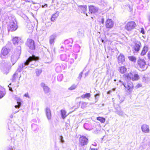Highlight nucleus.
I'll return each instance as SVG.
<instances>
[{"label": "nucleus", "mask_w": 150, "mask_h": 150, "mask_svg": "<svg viewBox=\"0 0 150 150\" xmlns=\"http://www.w3.org/2000/svg\"><path fill=\"white\" fill-rule=\"evenodd\" d=\"M38 59V57H36L34 55L29 57L25 62L21 63L18 65L17 69V71L18 72H21L23 69L27 68V66L30 64L32 65L33 64L32 62H33V63H35V61Z\"/></svg>", "instance_id": "obj_1"}, {"label": "nucleus", "mask_w": 150, "mask_h": 150, "mask_svg": "<svg viewBox=\"0 0 150 150\" xmlns=\"http://www.w3.org/2000/svg\"><path fill=\"white\" fill-rule=\"evenodd\" d=\"M5 20L8 31H14L17 29L16 21L14 17L11 16H7Z\"/></svg>", "instance_id": "obj_2"}, {"label": "nucleus", "mask_w": 150, "mask_h": 150, "mask_svg": "<svg viewBox=\"0 0 150 150\" xmlns=\"http://www.w3.org/2000/svg\"><path fill=\"white\" fill-rule=\"evenodd\" d=\"M21 47L20 46L17 47L15 52H13L11 56L10 60L12 63V65H13L17 62L19 58L21 52Z\"/></svg>", "instance_id": "obj_3"}, {"label": "nucleus", "mask_w": 150, "mask_h": 150, "mask_svg": "<svg viewBox=\"0 0 150 150\" xmlns=\"http://www.w3.org/2000/svg\"><path fill=\"white\" fill-rule=\"evenodd\" d=\"M123 77L127 81L131 80H132L133 81H137L139 78V76L134 73H130L125 74L123 75Z\"/></svg>", "instance_id": "obj_4"}, {"label": "nucleus", "mask_w": 150, "mask_h": 150, "mask_svg": "<svg viewBox=\"0 0 150 150\" xmlns=\"http://www.w3.org/2000/svg\"><path fill=\"white\" fill-rule=\"evenodd\" d=\"M141 46V42L139 41L136 42L132 46V51L134 54L138 53Z\"/></svg>", "instance_id": "obj_5"}, {"label": "nucleus", "mask_w": 150, "mask_h": 150, "mask_svg": "<svg viewBox=\"0 0 150 150\" xmlns=\"http://www.w3.org/2000/svg\"><path fill=\"white\" fill-rule=\"evenodd\" d=\"M136 26L135 23L133 21H131L127 23L125 25V28L128 31H130L134 29Z\"/></svg>", "instance_id": "obj_6"}, {"label": "nucleus", "mask_w": 150, "mask_h": 150, "mask_svg": "<svg viewBox=\"0 0 150 150\" xmlns=\"http://www.w3.org/2000/svg\"><path fill=\"white\" fill-rule=\"evenodd\" d=\"M26 45L27 46L32 50H33L35 49V45L34 41L31 39L27 40Z\"/></svg>", "instance_id": "obj_7"}, {"label": "nucleus", "mask_w": 150, "mask_h": 150, "mask_svg": "<svg viewBox=\"0 0 150 150\" xmlns=\"http://www.w3.org/2000/svg\"><path fill=\"white\" fill-rule=\"evenodd\" d=\"M40 86L42 88L45 94H47L51 92L50 88L45 83H42L40 84Z\"/></svg>", "instance_id": "obj_8"}, {"label": "nucleus", "mask_w": 150, "mask_h": 150, "mask_svg": "<svg viewBox=\"0 0 150 150\" xmlns=\"http://www.w3.org/2000/svg\"><path fill=\"white\" fill-rule=\"evenodd\" d=\"M114 25V22L112 19H108L105 22V26L107 28H112Z\"/></svg>", "instance_id": "obj_9"}, {"label": "nucleus", "mask_w": 150, "mask_h": 150, "mask_svg": "<svg viewBox=\"0 0 150 150\" xmlns=\"http://www.w3.org/2000/svg\"><path fill=\"white\" fill-rule=\"evenodd\" d=\"M123 85L127 89V90L129 91H132L133 89V86L132 82L129 81H127V84L123 83Z\"/></svg>", "instance_id": "obj_10"}, {"label": "nucleus", "mask_w": 150, "mask_h": 150, "mask_svg": "<svg viewBox=\"0 0 150 150\" xmlns=\"http://www.w3.org/2000/svg\"><path fill=\"white\" fill-rule=\"evenodd\" d=\"M73 42V40L71 39L65 40L64 42V43L65 45L66 48H67L68 50H69L68 47H71L72 46Z\"/></svg>", "instance_id": "obj_11"}, {"label": "nucleus", "mask_w": 150, "mask_h": 150, "mask_svg": "<svg viewBox=\"0 0 150 150\" xmlns=\"http://www.w3.org/2000/svg\"><path fill=\"white\" fill-rule=\"evenodd\" d=\"M79 142L82 146L85 145L88 143V139L85 137H81L79 138Z\"/></svg>", "instance_id": "obj_12"}, {"label": "nucleus", "mask_w": 150, "mask_h": 150, "mask_svg": "<svg viewBox=\"0 0 150 150\" xmlns=\"http://www.w3.org/2000/svg\"><path fill=\"white\" fill-rule=\"evenodd\" d=\"M21 40L20 38L18 37H15L13 39V43L15 45H18V46H20V45L21 42Z\"/></svg>", "instance_id": "obj_13"}, {"label": "nucleus", "mask_w": 150, "mask_h": 150, "mask_svg": "<svg viewBox=\"0 0 150 150\" xmlns=\"http://www.w3.org/2000/svg\"><path fill=\"white\" fill-rule=\"evenodd\" d=\"M142 131L145 133H149L150 131L149 126L146 124H144L141 126Z\"/></svg>", "instance_id": "obj_14"}, {"label": "nucleus", "mask_w": 150, "mask_h": 150, "mask_svg": "<svg viewBox=\"0 0 150 150\" xmlns=\"http://www.w3.org/2000/svg\"><path fill=\"white\" fill-rule=\"evenodd\" d=\"M89 10L91 13H95L98 11V8L95 6H91L89 7Z\"/></svg>", "instance_id": "obj_15"}, {"label": "nucleus", "mask_w": 150, "mask_h": 150, "mask_svg": "<svg viewBox=\"0 0 150 150\" xmlns=\"http://www.w3.org/2000/svg\"><path fill=\"white\" fill-rule=\"evenodd\" d=\"M45 110L46 115L47 119L48 120H50L51 117V113L50 108L47 107L46 108Z\"/></svg>", "instance_id": "obj_16"}, {"label": "nucleus", "mask_w": 150, "mask_h": 150, "mask_svg": "<svg viewBox=\"0 0 150 150\" xmlns=\"http://www.w3.org/2000/svg\"><path fill=\"white\" fill-rule=\"evenodd\" d=\"M138 65L140 68H144L146 65L145 61L144 59H139L138 61Z\"/></svg>", "instance_id": "obj_17"}, {"label": "nucleus", "mask_w": 150, "mask_h": 150, "mask_svg": "<svg viewBox=\"0 0 150 150\" xmlns=\"http://www.w3.org/2000/svg\"><path fill=\"white\" fill-rule=\"evenodd\" d=\"M34 26L35 24L31 22H30L28 23L27 27L30 30L29 32H31L33 31Z\"/></svg>", "instance_id": "obj_18"}, {"label": "nucleus", "mask_w": 150, "mask_h": 150, "mask_svg": "<svg viewBox=\"0 0 150 150\" xmlns=\"http://www.w3.org/2000/svg\"><path fill=\"white\" fill-rule=\"evenodd\" d=\"M69 57H70L69 59V62L71 64H72L74 62V58L75 59H76L77 57V54H72L71 55H69Z\"/></svg>", "instance_id": "obj_19"}, {"label": "nucleus", "mask_w": 150, "mask_h": 150, "mask_svg": "<svg viewBox=\"0 0 150 150\" xmlns=\"http://www.w3.org/2000/svg\"><path fill=\"white\" fill-rule=\"evenodd\" d=\"M125 58L122 54H121L118 57V61L119 63H122L125 61Z\"/></svg>", "instance_id": "obj_20"}, {"label": "nucleus", "mask_w": 150, "mask_h": 150, "mask_svg": "<svg viewBox=\"0 0 150 150\" xmlns=\"http://www.w3.org/2000/svg\"><path fill=\"white\" fill-rule=\"evenodd\" d=\"M9 51L8 49L4 47L1 50V54L4 56L7 55Z\"/></svg>", "instance_id": "obj_21"}, {"label": "nucleus", "mask_w": 150, "mask_h": 150, "mask_svg": "<svg viewBox=\"0 0 150 150\" xmlns=\"http://www.w3.org/2000/svg\"><path fill=\"white\" fill-rule=\"evenodd\" d=\"M55 70L57 72H60L61 71L62 69L61 65L59 63H57L55 64Z\"/></svg>", "instance_id": "obj_22"}, {"label": "nucleus", "mask_w": 150, "mask_h": 150, "mask_svg": "<svg viewBox=\"0 0 150 150\" xmlns=\"http://www.w3.org/2000/svg\"><path fill=\"white\" fill-rule=\"evenodd\" d=\"M59 14V13L58 11L53 14L51 18V21L54 22L58 16Z\"/></svg>", "instance_id": "obj_23"}, {"label": "nucleus", "mask_w": 150, "mask_h": 150, "mask_svg": "<svg viewBox=\"0 0 150 150\" xmlns=\"http://www.w3.org/2000/svg\"><path fill=\"white\" fill-rule=\"evenodd\" d=\"M56 37L55 34H53L50 37V43L52 45L54 43V40Z\"/></svg>", "instance_id": "obj_24"}, {"label": "nucleus", "mask_w": 150, "mask_h": 150, "mask_svg": "<svg viewBox=\"0 0 150 150\" xmlns=\"http://www.w3.org/2000/svg\"><path fill=\"white\" fill-rule=\"evenodd\" d=\"M80 48V46L78 44H75L73 47V51L75 52H79Z\"/></svg>", "instance_id": "obj_25"}, {"label": "nucleus", "mask_w": 150, "mask_h": 150, "mask_svg": "<svg viewBox=\"0 0 150 150\" xmlns=\"http://www.w3.org/2000/svg\"><path fill=\"white\" fill-rule=\"evenodd\" d=\"M148 48L147 46H144L142 50L141 53V54L142 56H143L145 55L146 52L148 51Z\"/></svg>", "instance_id": "obj_26"}, {"label": "nucleus", "mask_w": 150, "mask_h": 150, "mask_svg": "<svg viewBox=\"0 0 150 150\" xmlns=\"http://www.w3.org/2000/svg\"><path fill=\"white\" fill-rule=\"evenodd\" d=\"M115 112L118 115L121 116H123L125 115L124 112L120 109H116Z\"/></svg>", "instance_id": "obj_27"}, {"label": "nucleus", "mask_w": 150, "mask_h": 150, "mask_svg": "<svg viewBox=\"0 0 150 150\" xmlns=\"http://www.w3.org/2000/svg\"><path fill=\"white\" fill-rule=\"evenodd\" d=\"M84 127L85 129L88 130H90L92 129L91 125L87 123H85L84 124Z\"/></svg>", "instance_id": "obj_28"}, {"label": "nucleus", "mask_w": 150, "mask_h": 150, "mask_svg": "<svg viewBox=\"0 0 150 150\" xmlns=\"http://www.w3.org/2000/svg\"><path fill=\"white\" fill-rule=\"evenodd\" d=\"M61 116L63 119H64L67 117V115H66V112L64 110H61Z\"/></svg>", "instance_id": "obj_29"}, {"label": "nucleus", "mask_w": 150, "mask_h": 150, "mask_svg": "<svg viewBox=\"0 0 150 150\" xmlns=\"http://www.w3.org/2000/svg\"><path fill=\"white\" fill-rule=\"evenodd\" d=\"M60 58L62 61H67L68 59V57L65 54H61L60 56Z\"/></svg>", "instance_id": "obj_30"}, {"label": "nucleus", "mask_w": 150, "mask_h": 150, "mask_svg": "<svg viewBox=\"0 0 150 150\" xmlns=\"http://www.w3.org/2000/svg\"><path fill=\"white\" fill-rule=\"evenodd\" d=\"M80 8L82 11L83 13H85L86 12V11L87 9V6L86 5L85 6H82L80 5L79 6Z\"/></svg>", "instance_id": "obj_31"}, {"label": "nucleus", "mask_w": 150, "mask_h": 150, "mask_svg": "<svg viewBox=\"0 0 150 150\" xmlns=\"http://www.w3.org/2000/svg\"><path fill=\"white\" fill-rule=\"evenodd\" d=\"M32 130L35 132H37L38 130V126L35 124H33L31 125Z\"/></svg>", "instance_id": "obj_32"}, {"label": "nucleus", "mask_w": 150, "mask_h": 150, "mask_svg": "<svg viewBox=\"0 0 150 150\" xmlns=\"http://www.w3.org/2000/svg\"><path fill=\"white\" fill-rule=\"evenodd\" d=\"M127 70V69L124 66H122L120 67L119 70V71L122 74L125 73Z\"/></svg>", "instance_id": "obj_33"}, {"label": "nucleus", "mask_w": 150, "mask_h": 150, "mask_svg": "<svg viewBox=\"0 0 150 150\" xmlns=\"http://www.w3.org/2000/svg\"><path fill=\"white\" fill-rule=\"evenodd\" d=\"M17 103L18 104V105H16L15 106V107L16 108H19L21 105V100L20 98H18L17 100Z\"/></svg>", "instance_id": "obj_34"}, {"label": "nucleus", "mask_w": 150, "mask_h": 150, "mask_svg": "<svg viewBox=\"0 0 150 150\" xmlns=\"http://www.w3.org/2000/svg\"><path fill=\"white\" fill-rule=\"evenodd\" d=\"M91 96V94L90 93H86L85 94H83L82 95L81 97L83 98H88L90 97Z\"/></svg>", "instance_id": "obj_35"}, {"label": "nucleus", "mask_w": 150, "mask_h": 150, "mask_svg": "<svg viewBox=\"0 0 150 150\" xmlns=\"http://www.w3.org/2000/svg\"><path fill=\"white\" fill-rule=\"evenodd\" d=\"M97 119L100 121L101 123H104L105 121V119L103 117H98L97 118Z\"/></svg>", "instance_id": "obj_36"}, {"label": "nucleus", "mask_w": 150, "mask_h": 150, "mask_svg": "<svg viewBox=\"0 0 150 150\" xmlns=\"http://www.w3.org/2000/svg\"><path fill=\"white\" fill-rule=\"evenodd\" d=\"M63 78V75L61 74H59L57 76V79L59 81H61L62 80Z\"/></svg>", "instance_id": "obj_37"}, {"label": "nucleus", "mask_w": 150, "mask_h": 150, "mask_svg": "<svg viewBox=\"0 0 150 150\" xmlns=\"http://www.w3.org/2000/svg\"><path fill=\"white\" fill-rule=\"evenodd\" d=\"M36 75L38 76L42 72V70L41 69H37L35 70Z\"/></svg>", "instance_id": "obj_38"}, {"label": "nucleus", "mask_w": 150, "mask_h": 150, "mask_svg": "<svg viewBox=\"0 0 150 150\" xmlns=\"http://www.w3.org/2000/svg\"><path fill=\"white\" fill-rule=\"evenodd\" d=\"M128 58L129 59V60L134 62H135L136 60V58L134 57V56L129 57Z\"/></svg>", "instance_id": "obj_39"}, {"label": "nucleus", "mask_w": 150, "mask_h": 150, "mask_svg": "<svg viewBox=\"0 0 150 150\" xmlns=\"http://www.w3.org/2000/svg\"><path fill=\"white\" fill-rule=\"evenodd\" d=\"M88 103L85 102H82L81 105V108L83 109L86 108L87 105Z\"/></svg>", "instance_id": "obj_40"}, {"label": "nucleus", "mask_w": 150, "mask_h": 150, "mask_svg": "<svg viewBox=\"0 0 150 150\" xmlns=\"http://www.w3.org/2000/svg\"><path fill=\"white\" fill-rule=\"evenodd\" d=\"M76 87V85L75 84H73L71 87L68 88V90H74Z\"/></svg>", "instance_id": "obj_41"}, {"label": "nucleus", "mask_w": 150, "mask_h": 150, "mask_svg": "<svg viewBox=\"0 0 150 150\" xmlns=\"http://www.w3.org/2000/svg\"><path fill=\"white\" fill-rule=\"evenodd\" d=\"M8 2L6 3V5L7 6H12V4H13L14 3V1H12V0H10L8 2Z\"/></svg>", "instance_id": "obj_42"}, {"label": "nucleus", "mask_w": 150, "mask_h": 150, "mask_svg": "<svg viewBox=\"0 0 150 150\" xmlns=\"http://www.w3.org/2000/svg\"><path fill=\"white\" fill-rule=\"evenodd\" d=\"M100 3L104 6H106L107 4V2L106 0H100Z\"/></svg>", "instance_id": "obj_43"}, {"label": "nucleus", "mask_w": 150, "mask_h": 150, "mask_svg": "<svg viewBox=\"0 0 150 150\" xmlns=\"http://www.w3.org/2000/svg\"><path fill=\"white\" fill-rule=\"evenodd\" d=\"M17 75L18 73L16 72L13 74L11 79L13 81H15L16 78L15 76H17Z\"/></svg>", "instance_id": "obj_44"}, {"label": "nucleus", "mask_w": 150, "mask_h": 150, "mask_svg": "<svg viewBox=\"0 0 150 150\" xmlns=\"http://www.w3.org/2000/svg\"><path fill=\"white\" fill-rule=\"evenodd\" d=\"M5 94V93L0 91V99L3 97Z\"/></svg>", "instance_id": "obj_45"}, {"label": "nucleus", "mask_w": 150, "mask_h": 150, "mask_svg": "<svg viewBox=\"0 0 150 150\" xmlns=\"http://www.w3.org/2000/svg\"><path fill=\"white\" fill-rule=\"evenodd\" d=\"M78 35L80 38L82 37L83 36V33L81 31H79L78 32Z\"/></svg>", "instance_id": "obj_46"}, {"label": "nucleus", "mask_w": 150, "mask_h": 150, "mask_svg": "<svg viewBox=\"0 0 150 150\" xmlns=\"http://www.w3.org/2000/svg\"><path fill=\"white\" fill-rule=\"evenodd\" d=\"M144 6L143 4H140L137 6V8L138 9L141 10L144 7Z\"/></svg>", "instance_id": "obj_47"}, {"label": "nucleus", "mask_w": 150, "mask_h": 150, "mask_svg": "<svg viewBox=\"0 0 150 150\" xmlns=\"http://www.w3.org/2000/svg\"><path fill=\"white\" fill-rule=\"evenodd\" d=\"M95 100H96V102L98 100V99L99 97V94H96L95 95Z\"/></svg>", "instance_id": "obj_48"}, {"label": "nucleus", "mask_w": 150, "mask_h": 150, "mask_svg": "<svg viewBox=\"0 0 150 150\" xmlns=\"http://www.w3.org/2000/svg\"><path fill=\"white\" fill-rule=\"evenodd\" d=\"M148 57L149 59L148 62V65L150 66V52H149L148 54Z\"/></svg>", "instance_id": "obj_49"}, {"label": "nucleus", "mask_w": 150, "mask_h": 150, "mask_svg": "<svg viewBox=\"0 0 150 150\" xmlns=\"http://www.w3.org/2000/svg\"><path fill=\"white\" fill-rule=\"evenodd\" d=\"M60 142L62 143H63L64 142V141L63 139V137L62 136H61L60 137Z\"/></svg>", "instance_id": "obj_50"}, {"label": "nucleus", "mask_w": 150, "mask_h": 150, "mask_svg": "<svg viewBox=\"0 0 150 150\" xmlns=\"http://www.w3.org/2000/svg\"><path fill=\"white\" fill-rule=\"evenodd\" d=\"M24 96L28 98L29 99H30V97L28 94V93L27 92L24 95Z\"/></svg>", "instance_id": "obj_51"}, {"label": "nucleus", "mask_w": 150, "mask_h": 150, "mask_svg": "<svg viewBox=\"0 0 150 150\" xmlns=\"http://www.w3.org/2000/svg\"><path fill=\"white\" fill-rule=\"evenodd\" d=\"M93 145L92 144L91 145L90 147V149L89 150H98V149H95L93 147Z\"/></svg>", "instance_id": "obj_52"}, {"label": "nucleus", "mask_w": 150, "mask_h": 150, "mask_svg": "<svg viewBox=\"0 0 150 150\" xmlns=\"http://www.w3.org/2000/svg\"><path fill=\"white\" fill-rule=\"evenodd\" d=\"M82 74H83V72H81L79 74V76H78V79H79L80 80L81 79L82 77Z\"/></svg>", "instance_id": "obj_53"}, {"label": "nucleus", "mask_w": 150, "mask_h": 150, "mask_svg": "<svg viewBox=\"0 0 150 150\" xmlns=\"http://www.w3.org/2000/svg\"><path fill=\"white\" fill-rule=\"evenodd\" d=\"M65 47V46H63V45H62L60 47V50L61 51H63L64 50V48Z\"/></svg>", "instance_id": "obj_54"}, {"label": "nucleus", "mask_w": 150, "mask_h": 150, "mask_svg": "<svg viewBox=\"0 0 150 150\" xmlns=\"http://www.w3.org/2000/svg\"><path fill=\"white\" fill-rule=\"evenodd\" d=\"M141 33H142L143 34H145V32L144 31V30L143 28H142L141 29Z\"/></svg>", "instance_id": "obj_55"}, {"label": "nucleus", "mask_w": 150, "mask_h": 150, "mask_svg": "<svg viewBox=\"0 0 150 150\" xmlns=\"http://www.w3.org/2000/svg\"><path fill=\"white\" fill-rule=\"evenodd\" d=\"M59 148L56 145L54 146V150H59Z\"/></svg>", "instance_id": "obj_56"}, {"label": "nucleus", "mask_w": 150, "mask_h": 150, "mask_svg": "<svg viewBox=\"0 0 150 150\" xmlns=\"http://www.w3.org/2000/svg\"><path fill=\"white\" fill-rule=\"evenodd\" d=\"M90 72V70H88L87 72L85 73V77L87 76H88V75L89 74V73Z\"/></svg>", "instance_id": "obj_57"}, {"label": "nucleus", "mask_w": 150, "mask_h": 150, "mask_svg": "<svg viewBox=\"0 0 150 150\" xmlns=\"http://www.w3.org/2000/svg\"><path fill=\"white\" fill-rule=\"evenodd\" d=\"M142 86V85L140 84H138L137 85V88H139Z\"/></svg>", "instance_id": "obj_58"}, {"label": "nucleus", "mask_w": 150, "mask_h": 150, "mask_svg": "<svg viewBox=\"0 0 150 150\" xmlns=\"http://www.w3.org/2000/svg\"><path fill=\"white\" fill-rule=\"evenodd\" d=\"M8 87H9V91H11V92H13V90L12 89V88L11 87H10L9 86H8Z\"/></svg>", "instance_id": "obj_59"}, {"label": "nucleus", "mask_w": 150, "mask_h": 150, "mask_svg": "<svg viewBox=\"0 0 150 150\" xmlns=\"http://www.w3.org/2000/svg\"><path fill=\"white\" fill-rule=\"evenodd\" d=\"M101 21V23L102 24H103L104 23V19L103 18H102Z\"/></svg>", "instance_id": "obj_60"}, {"label": "nucleus", "mask_w": 150, "mask_h": 150, "mask_svg": "<svg viewBox=\"0 0 150 150\" xmlns=\"http://www.w3.org/2000/svg\"><path fill=\"white\" fill-rule=\"evenodd\" d=\"M47 4H45L44 5H42V8H45L47 7Z\"/></svg>", "instance_id": "obj_61"}, {"label": "nucleus", "mask_w": 150, "mask_h": 150, "mask_svg": "<svg viewBox=\"0 0 150 150\" xmlns=\"http://www.w3.org/2000/svg\"><path fill=\"white\" fill-rule=\"evenodd\" d=\"M119 82H120V83H121L122 84V85H123V83H123V82L120 80H119Z\"/></svg>", "instance_id": "obj_62"}, {"label": "nucleus", "mask_w": 150, "mask_h": 150, "mask_svg": "<svg viewBox=\"0 0 150 150\" xmlns=\"http://www.w3.org/2000/svg\"><path fill=\"white\" fill-rule=\"evenodd\" d=\"M111 92V91H108V92H107V94H110V93Z\"/></svg>", "instance_id": "obj_63"}, {"label": "nucleus", "mask_w": 150, "mask_h": 150, "mask_svg": "<svg viewBox=\"0 0 150 150\" xmlns=\"http://www.w3.org/2000/svg\"><path fill=\"white\" fill-rule=\"evenodd\" d=\"M145 2H146V3H147L149 2V0H144Z\"/></svg>", "instance_id": "obj_64"}]
</instances>
